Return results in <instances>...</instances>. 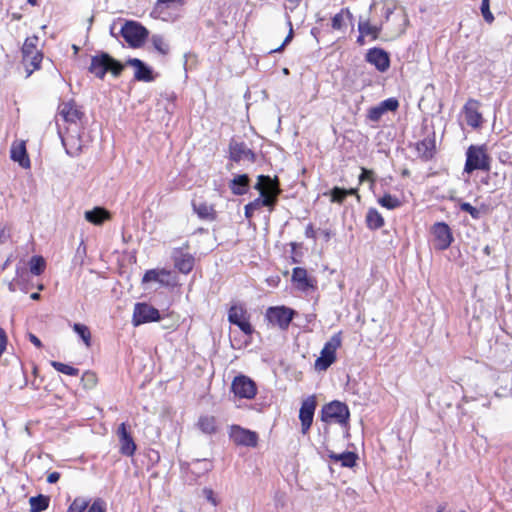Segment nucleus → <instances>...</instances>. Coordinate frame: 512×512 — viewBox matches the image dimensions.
<instances>
[{
	"label": "nucleus",
	"instance_id": "obj_53",
	"mask_svg": "<svg viewBox=\"0 0 512 512\" xmlns=\"http://www.w3.org/2000/svg\"><path fill=\"white\" fill-rule=\"evenodd\" d=\"M366 180H369L371 183H374L373 172L366 168H362V173L359 176V182L362 183Z\"/></svg>",
	"mask_w": 512,
	"mask_h": 512
},
{
	"label": "nucleus",
	"instance_id": "obj_64",
	"mask_svg": "<svg viewBox=\"0 0 512 512\" xmlns=\"http://www.w3.org/2000/svg\"><path fill=\"white\" fill-rule=\"evenodd\" d=\"M323 234H324V237H325L326 240L330 239L331 234H330L329 231H324Z\"/></svg>",
	"mask_w": 512,
	"mask_h": 512
},
{
	"label": "nucleus",
	"instance_id": "obj_57",
	"mask_svg": "<svg viewBox=\"0 0 512 512\" xmlns=\"http://www.w3.org/2000/svg\"><path fill=\"white\" fill-rule=\"evenodd\" d=\"M305 236L307 238L315 239L316 238V232L314 230L313 225L310 223L305 228Z\"/></svg>",
	"mask_w": 512,
	"mask_h": 512
},
{
	"label": "nucleus",
	"instance_id": "obj_20",
	"mask_svg": "<svg viewBox=\"0 0 512 512\" xmlns=\"http://www.w3.org/2000/svg\"><path fill=\"white\" fill-rule=\"evenodd\" d=\"M175 267L183 274H188L194 267V257L183 251L182 248H175L172 253Z\"/></svg>",
	"mask_w": 512,
	"mask_h": 512
},
{
	"label": "nucleus",
	"instance_id": "obj_6",
	"mask_svg": "<svg viewBox=\"0 0 512 512\" xmlns=\"http://www.w3.org/2000/svg\"><path fill=\"white\" fill-rule=\"evenodd\" d=\"M350 419V411L348 406L341 402L334 400L322 407L321 420L326 423H338L346 426Z\"/></svg>",
	"mask_w": 512,
	"mask_h": 512
},
{
	"label": "nucleus",
	"instance_id": "obj_56",
	"mask_svg": "<svg viewBox=\"0 0 512 512\" xmlns=\"http://www.w3.org/2000/svg\"><path fill=\"white\" fill-rule=\"evenodd\" d=\"M292 37H293V30H292V26L290 25V31H289L288 35L286 36V38L284 39L283 43L281 44L280 47H278L277 49H274L273 52L281 51L283 49V47L291 41Z\"/></svg>",
	"mask_w": 512,
	"mask_h": 512
},
{
	"label": "nucleus",
	"instance_id": "obj_33",
	"mask_svg": "<svg viewBox=\"0 0 512 512\" xmlns=\"http://www.w3.org/2000/svg\"><path fill=\"white\" fill-rule=\"evenodd\" d=\"M329 458L334 462H340L343 467L351 468L356 464L357 455L354 452H343L339 454L331 452Z\"/></svg>",
	"mask_w": 512,
	"mask_h": 512
},
{
	"label": "nucleus",
	"instance_id": "obj_23",
	"mask_svg": "<svg viewBox=\"0 0 512 512\" xmlns=\"http://www.w3.org/2000/svg\"><path fill=\"white\" fill-rule=\"evenodd\" d=\"M255 189H257L260 194L263 192L265 195H274L275 200L280 192L278 188V181L275 179H271L269 176L259 175L258 182L255 185Z\"/></svg>",
	"mask_w": 512,
	"mask_h": 512
},
{
	"label": "nucleus",
	"instance_id": "obj_18",
	"mask_svg": "<svg viewBox=\"0 0 512 512\" xmlns=\"http://www.w3.org/2000/svg\"><path fill=\"white\" fill-rule=\"evenodd\" d=\"M432 233L437 242L436 247L439 250H445L451 245L453 241V236L451 229L446 223L437 222L436 224H434L432 227Z\"/></svg>",
	"mask_w": 512,
	"mask_h": 512
},
{
	"label": "nucleus",
	"instance_id": "obj_49",
	"mask_svg": "<svg viewBox=\"0 0 512 512\" xmlns=\"http://www.w3.org/2000/svg\"><path fill=\"white\" fill-rule=\"evenodd\" d=\"M384 113L385 112L383 111L382 107L378 104L377 106L369 109L368 118L373 122H377L380 120Z\"/></svg>",
	"mask_w": 512,
	"mask_h": 512
},
{
	"label": "nucleus",
	"instance_id": "obj_3",
	"mask_svg": "<svg viewBox=\"0 0 512 512\" xmlns=\"http://www.w3.org/2000/svg\"><path fill=\"white\" fill-rule=\"evenodd\" d=\"M185 0H157L150 15L155 19L173 22L180 16Z\"/></svg>",
	"mask_w": 512,
	"mask_h": 512
},
{
	"label": "nucleus",
	"instance_id": "obj_42",
	"mask_svg": "<svg viewBox=\"0 0 512 512\" xmlns=\"http://www.w3.org/2000/svg\"><path fill=\"white\" fill-rule=\"evenodd\" d=\"M151 42L155 50H157L160 54L167 55L169 53V44L162 35H152Z\"/></svg>",
	"mask_w": 512,
	"mask_h": 512
},
{
	"label": "nucleus",
	"instance_id": "obj_29",
	"mask_svg": "<svg viewBox=\"0 0 512 512\" xmlns=\"http://www.w3.org/2000/svg\"><path fill=\"white\" fill-rule=\"evenodd\" d=\"M84 217L94 225H101L105 220L109 219L110 215L104 208L95 207L92 210L86 211Z\"/></svg>",
	"mask_w": 512,
	"mask_h": 512
},
{
	"label": "nucleus",
	"instance_id": "obj_16",
	"mask_svg": "<svg viewBox=\"0 0 512 512\" xmlns=\"http://www.w3.org/2000/svg\"><path fill=\"white\" fill-rule=\"evenodd\" d=\"M480 102L475 99H469L463 106V113L468 126L478 129L482 126L483 116L479 111Z\"/></svg>",
	"mask_w": 512,
	"mask_h": 512
},
{
	"label": "nucleus",
	"instance_id": "obj_62",
	"mask_svg": "<svg viewBox=\"0 0 512 512\" xmlns=\"http://www.w3.org/2000/svg\"><path fill=\"white\" fill-rule=\"evenodd\" d=\"M392 13H393V8H390V7L386 8V10H385V20L386 21L389 20V17Z\"/></svg>",
	"mask_w": 512,
	"mask_h": 512
},
{
	"label": "nucleus",
	"instance_id": "obj_12",
	"mask_svg": "<svg viewBox=\"0 0 512 512\" xmlns=\"http://www.w3.org/2000/svg\"><path fill=\"white\" fill-rule=\"evenodd\" d=\"M160 318L159 311L153 306L146 303L135 304L132 317V323L134 326L159 321Z\"/></svg>",
	"mask_w": 512,
	"mask_h": 512
},
{
	"label": "nucleus",
	"instance_id": "obj_10",
	"mask_svg": "<svg viewBox=\"0 0 512 512\" xmlns=\"http://www.w3.org/2000/svg\"><path fill=\"white\" fill-rule=\"evenodd\" d=\"M265 316L269 323L286 330L293 319L294 311L285 306L269 307Z\"/></svg>",
	"mask_w": 512,
	"mask_h": 512
},
{
	"label": "nucleus",
	"instance_id": "obj_63",
	"mask_svg": "<svg viewBox=\"0 0 512 512\" xmlns=\"http://www.w3.org/2000/svg\"><path fill=\"white\" fill-rule=\"evenodd\" d=\"M30 298H31L32 300H38V299L40 298V294H39V293H37V292L32 293V294L30 295Z\"/></svg>",
	"mask_w": 512,
	"mask_h": 512
},
{
	"label": "nucleus",
	"instance_id": "obj_46",
	"mask_svg": "<svg viewBox=\"0 0 512 512\" xmlns=\"http://www.w3.org/2000/svg\"><path fill=\"white\" fill-rule=\"evenodd\" d=\"M480 11H481V14H482L484 20L488 24L493 23L495 18H494V15L492 14V12L490 11V1L482 0L481 6H480Z\"/></svg>",
	"mask_w": 512,
	"mask_h": 512
},
{
	"label": "nucleus",
	"instance_id": "obj_45",
	"mask_svg": "<svg viewBox=\"0 0 512 512\" xmlns=\"http://www.w3.org/2000/svg\"><path fill=\"white\" fill-rule=\"evenodd\" d=\"M459 207L462 211L469 213L473 219L478 220L481 218L482 213L480 209L472 206L470 203L461 202Z\"/></svg>",
	"mask_w": 512,
	"mask_h": 512
},
{
	"label": "nucleus",
	"instance_id": "obj_54",
	"mask_svg": "<svg viewBox=\"0 0 512 512\" xmlns=\"http://www.w3.org/2000/svg\"><path fill=\"white\" fill-rule=\"evenodd\" d=\"M7 345V335L4 329L0 327V357L6 349Z\"/></svg>",
	"mask_w": 512,
	"mask_h": 512
},
{
	"label": "nucleus",
	"instance_id": "obj_9",
	"mask_svg": "<svg viewBox=\"0 0 512 512\" xmlns=\"http://www.w3.org/2000/svg\"><path fill=\"white\" fill-rule=\"evenodd\" d=\"M231 390L235 397L241 399H253L257 394L256 383L245 375L236 376L231 384Z\"/></svg>",
	"mask_w": 512,
	"mask_h": 512
},
{
	"label": "nucleus",
	"instance_id": "obj_13",
	"mask_svg": "<svg viewBox=\"0 0 512 512\" xmlns=\"http://www.w3.org/2000/svg\"><path fill=\"white\" fill-rule=\"evenodd\" d=\"M67 512H106V503L101 498L92 502L84 497H76L67 508Z\"/></svg>",
	"mask_w": 512,
	"mask_h": 512
},
{
	"label": "nucleus",
	"instance_id": "obj_55",
	"mask_svg": "<svg viewBox=\"0 0 512 512\" xmlns=\"http://www.w3.org/2000/svg\"><path fill=\"white\" fill-rule=\"evenodd\" d=\"M10 238V230L7 226L0 228V243H5Z\"/></svg>",
	"mask_w": 512,
	"mask_h": 512
},
{
	"label": "nucleus",
	"instance_id": "obj_37",
	"mask_svg": "<svg viewBox=\"0 0 512 512\" xmlns=\"http://www.w3.org/2000/svg\"><path fill=\"white\" fill-rule=\"evenodd\" d=\"M358 31L361 34H365L370 37L371 40H376L380 34L381 26L371 25L368 20L360 21L358 23Z\"/></svg>",
	"mask_w": 512,
	"mask_h": 512
},
{
	"label": "nucleus",
	"instance_id": "obj_58",
	"mask_svg": "<svg viewBox=\"0 0 512 512\" xmlns=\"http://www.w3.org/2000/svg\"><path fill=\"white\" fill-rule=\"evenodd\" d=\"M60 478V474L58 472H52L47 477V482L50 484L56 483Z\"/></svg>",
	"mask_w": 512,
	"mask_h": 512
},
{
	"label": "nucleus",
	"instance_id": "obj_50",
	"mask_svg": "<svg viewBox=\"0 0 512 512\" xmlns=\"http://www.w3.org/2000/svg\"><path fill=\"white\" fill-rule=\"evenodd\" d=\"M203 496L212 506L215 507L218 505V499L211 488L205 487L203 489Z\"/></svg>",
	"mask_w": 512,
	"mask_h": 512
},
{
	"label": "nucleus",
	"instance_id": "obj_47",
	"mask_svg": "<svg viewBox=\"0 0 512 512\" xmlns=\"http://www.w3.org/2000/svg\"><path fill=\"white\" fill-rule=\"evenodd\" d=\"M329 194L331 196V202H334V203L341 204L344 201V199L346 198L345 193H344V189L343 188H339V187H334L330 191Z\"/></svg>",
	"mask_w": 512,
	"mask_h": 512
},
{
	"label": "nucleus",
	"instance_id": "obj_24",
	"mask_svg": "<svg viewBox=\"0 0 512 512\" xmlns=\"http://www.w3.org/2000/svg\"><path fill=\"white\" fill-rule=\"evenodd\" d=\"M292 281L296 288L303 292L313 287L312 281L309 279L306 269L302 267H295L293 269Z\"/></svg>",
	"mask_w": 512,
	"mask_h": 512
},
{
	"label": "nucleus",
	"instance_id": "obj_35",
	"mask_svg": "<svg viewBox=\"0 0 512 512\" xmlns=\"http://www.w3.org/2000/svg\"><path fill=\"white\" fill-rule=\"evenodd\" d=\"M170 275L169 271H166L165 269L157 270V269H151L145 272L142 282L143 283H149V282H159L161 284H166L165 278Z\"/></svg>",
	"mask_w": 512,
	"mask_h": 512
},
{
	"label": "nucleus",
	"instance_id": "obj_21",
	"mask_svg": "<svg viewBox=\"0 0 512 512\" xmlns=\"http://www.w3.org/2000/svg\"><path fill=\"white\" fill-rule=\"evenodd\" d=\"M275 204V196L274 195H265L262 191L261 195L249 202L244 207V214L247 219H251L254 212L259 210L263 206L273 207Z\"/></svg>",
	"mask_w": 512,
	"mask_h": 512
},
{
	"label": "nucleus",
	"instance_id": "obj_59",
	"mask_svg": "<svg viewBox=\"0 0 512 512\" xmlns=\"http://www.w3.org/2000/svg\"><path fill=\"white\" fill-rule=\"evenodd\" d=\"M28 337H29V340H30V341H31V342H32L36 347H38V348L42 347V343H41L40 339H39L36 335H34V334L30 333Z\"/></svg>",
	"mask_w": 512,
	"mask_h": 512
},
{
	"label": "nucleus",
	"instance_id": "obj_44",
	"mask_svg": "<svg viewBox=\"0 0 512 512\" xmlns=\"http://www.w3.org/2000/svg\"><path fill=\"white\" fill-rule=\"evenodd\" d=\"M38 41H39V38L35 35L27 37L22 46V54H29V53L31 54L33 52L39 51L37 49Z\"/></svg>",
	"mask_w": 512,
	"mask_h": 512
},
{
	"label": "nucleus",
	"instance_id": "obj_27",
	"mask_svg": "<svg viewBox=\"0 0 512 512\" xmlns=\"http://www.w3.org/2000/svg\"><path fill=\"white\" fill-rule=\"evenodd\" d=\"M229 187L234 195H244L248 191L249 177L246 174L237 175L230 181Z\"/></svg>",
	"mask_w": 512,
	"mask_h": 512
},
{
	"label": "nucleus",
	"instance_id": "obj_52",
	"mask_svg": "<svg viewBox=\"0 0 512 512\" xmlns=\"http://www.w3.org/2000/svg\"><path fill=\"white\" fill-rule=\"evenodd\" d=\"M431 145H432L431 141L424 140L418 144L417 149L419 151H421L422 148H425L423 155L428 159V158L432 157V150L429 148V146H431Z\"/></svg>",
	"mask_w": 512,
	"mask_h": 512
},
{
	"label": "nucleus",
	"instance_id": "obj_60",
	"mask_svg": "<svg viewBox=\"0 0 512 512\" xmlns=\"http://www.w3.org/2000/svg\"><path fill=\"white\" fill-rule=\"evenodd\" d=\"M365 37H367L365 34H359L358 38H357V43L359 45H364L365 44Z\"/></svg>",
	"mask_w": 512,
	"mask_h": 512
},
{
	"label": "nucleus",
	"instance_id": "obj_25",
	"mask_svg": "<svg viewBox=\"0 0 512 512\" xmlns=\"http://www.w3.org/2000/svg\"><path fill=\"white\" fill-rule=\"evenodd\" d=\"M23 55V64L27 71V77H29L35 70L40 68V64L43 59V54L40 51H36L29 54Z\"/></svg>",
	"mask_w": 512,
	"mask_h": 512
},
{
	"label": "nucleus",
	"instance_id": "obj_34",
	"mask_svg": "<svg viewBox=\"0 0 512 512\" xmlns=\"http://www.w3.org/2000/svg\"><path fill=\"white\" fill-rule=\"evenodd\" d=\"M198 428L205 434H214L217 431L216 418L211 415H202L197 422Z\"/></svg>",
	"mask_w": 512,
	"mask_h": 512
},
{
	"label": "nucleus",
	"instance_id": "obj_40",
	"mask_svg": "<svg viewBox=\"0 0 512 512\" xmlns=\"http://www.w3.org/2000/svg\"><path fill=\"white\" fill-rule=\"evenodd\" d=\"M73 331L81 338L87 348L91 347V332L88 326L75 323L73 325Z\"/></svg>",
	"mask_w": 512,
	"mask_h": 512
},
{
	"label": "nucleus",
	"instance_id": "obj_39",
	"mask_svg": "<svg viewBox=\"0 0 512 512\" xmlns=\"http://www.w3.org/2000/svg\"><path fill=\"white\" fill-rule=\"evenodd\" d=\"M377 202L381 207L388 210L397 209L402 205V202L398 197L389 193H386L382 197L378 198Z\"/></svg>",
	"mask_w": 512,
	"mask_h": 512
},
{
	"label": "nucleus",
	"instance_id": "obj_8",
	"mask_svg": "<svg viewBox=\"0 0 512 512\" xmlns=\"http://www.w3.org/2000/svg\"><path fill=\"white\" fill-rule=\"evenodd\" d=\"M58 134L61 138L62 145L69 156L77 157L82 153L83 145L82 140L79 137L78 130L73 132L72 130H69V127H65V131H63L62 125L58 124Z\"/></svg>",
	"mask_w": 512,
	"mask_h": 512
},
{
	"label": "nucleus",
	"instance_id": "obj_26",
	"mask_svg": "<svg viewBox=\"0 0 512 512\" xmlns=\"http://www.w3.org/2000/svg\"><path fill=\"white\" fill-rule=\"evenodd\" d=\"M193 209L197 216L202 220L214 221L217 217L214 206L206 202L194 203Z\"/></svg>",
	"mask_w": 512,
	"mask_h": 512
},
{
	"label": "nucleus",
	"instance_id": "obj_43",
	"mask_svg": "<svg viewBox=\"0 0 512 512\" xmlns=\"http://www.w3.org/2000/svg\"><path fill=\"white\" fill-rule=\"evenodd\" d=\"M51 365L56 371L65 375L77 376L79 374V369L62 362L52 361Z\"/></svg>",
	"mask_w": 512,
	"mask_h": 512
},
{
	"label": "nucleus",
	"instance_id": "obj_38",
	"mask_svg": "<svg viewBox=\"0 0 512 512\" xmlns=\"http://www.w3.org/2000/svg\"><path fill=\"white\" fill-rule=\"evenodd\" d=\"M50 499L45 495H38L29 499L30 512H42L49 506Z\"/></svg>",
	"mask_w": 512,
	"mask_h": 512
},
{
	"label": "nucleus",
	"instance_id": "obj_2",
	"mask_svg": "<svg viewBox=\"0 0 512 512\" xmlns=\"http://www.w3.org/2000/svg\"><path fill=\"white\" fill-rule=\"evenodd\" d=\"M475 170H490V156L485 145H470L467 148L464 172L470 174Z\"/></svg>",
	"mask_w": 512,
	"mask_h": 512
},
{
	"label": "nucleus",
	"instance_id": "obj_4",
	"mask_svg": "<svg viewBox=\"0 0 512 512\" xmlns=\"http://www.w3.org/2000/svg\"><path fill=\"white\" fill-rule=\"evenodd\" d=\"M122 70L123 65L104 52L93 56L89 67L90 73L100 79H103L108 71L114 76H118Z\"/></svg>",
	"mask_w": 512,
	"mask_h": 512
},
{
	"label": "nucleus",
	"instance_id": "obj_48",
	"mask_svg": "<svg viewBox=\"0 0 512 512\" xmlns=\"http://www.w3.org/2000/svg\"><path fill=\"white\" fill-rule=\"evenodd\" d=\"M379 105L382 107L384 112L395 111L399 106V102L396 98H388L380 102Z\"/></svg>",
	"mask_w": 512,
	"mask_h": 512
},
{
	"label": "nucleus",
	"instance_id": "obj_5",
	"mask_svg": "<svg viewBox=\"0 0 512 512\" xmlns=\"http://www.w3.org/2000/svg\"><path fill=\"white\" fill-rule=\"evenodd\" d=\"M342 344V333L333 334L324 344L320 356L315 360V369L318 371L327 370L336 361V351Z\"/></svg>",
	"mask_w": 512,
	"mask_h": 512
},
{
	"label": "nucleus",
	"instance_id": "obj_31",
	"mask_svg": "<svg viewBox=\"0 0 512 512\" xmlns=\"http://www.w3.org/2000/svg\"><path fill=\"white\" fill-rule=\"evenodd\" d=\"M366 224L371 230H378L385 224L384 218L376 208H369L366 214Z\"/></svg>",
	"mask_w": 512,
	"mask_h": 512
},
{
	"label": "nucleus",
	"instance_id": "obj_11",
	"mask_svg": "<svg viewBox=\"0 0 512 512\" xmlns=\"http://www.w3.org/2000/svg\"><path fill=\"white\" fill-rule=\"evenodd\" d=\"M229 437L238 446L256 447L258 443V435L256 432L239 425L230 426Z\"/></svg>",
	"mask_w": 512,
	"mask_h": 512
},
{
	"label": "nucleus",
	"instance_id": "obj_51",
	"mask_svg": "<svg viewBox=\"0 0 512 512\" xmlns=\"http://www.w3.org/2000/svg\"><path fill=\"white\" fill-rule=\"evenodd\" d=\"M82 380L85 382V386L89 388L94 387L97 382L96 375L92 372H86L83 375Z\"/></svg>",
	"mask_w": 512,
	"mask_h": 512
},
{
	"label": "nucleus",
	"instance_id": "obj_14",
	"mask_svg": "<svg viewBox=\"0 0 512 512\" xmlns=\"http://www.w3.org/2000/svg\"><path fill=\"white\" fill-rule=\"evenodd\" d=\"M228 321L239 327L246 335L253 333L252 325L249 321L247 310L242 305H233L228 311Z\"/></svg>",
	"mask_w": 512,
	"mask_h": 512
},
{
	"label": "nucleus",
	"instance_id": "obj_36",
	"mask_svg": "<svg viewBox=\"0 0 512 512\" xmlns=\"http://www.w3.org/2000/svg\"><path fill=\"white\" fill-rule=\"evenodd\" d=\"M212 467V463L208 459H195L190 463V470L197 477L209 472Z\"/></svg>",
	"mask_w": 512,
	"mask_h": 512
},
{
	"label": "nucleus",
	"instance_id": "obj_7",
	"mask_svg": "<svg viewBox=\"0 0 512 512\" xmlns=\"http://www.w3.org/2000/svg\"><path fill=\"white\" fill-rule=\"evenodd\" d=\"M120 34L132 48L141 47L147 39L148 30L136 21H126L120 30Z\"/></svg>",
	"mask_w": 512,
	"mask_h": 512
},
{
	"label": "nucleus",
	"instance_id": "obj_22",
	"mask_svg": "<svg viewBox=\"0 0 512 512\" xmlns=\"http://www.w3.org/2000/svg\"><path fill=\"white\" fill-rule=\"evenodd\" d=\"M127 64L135 68L134 78L136 80L144 82L153 81L152 70L140 59H129Z\"/></svg>",
	"mask_w": 512,
	"mask_h": 512
},
{
	"label": "nucleus",
	"instance_id": "obj_32",
	"mask_svg": "<svg viewBox=\"0 0 512 512\" xmlns=\"http://www.w3.org/2000/svg\"><path fill=\"white\" fill-rule=\"evenodd\" d=\"M352 22L353 15L348 8H343L332 18L331 26L334 30H342L346 26V21Z\"/></svg>",
	"mask_w": 512,
	"mask_h": 512
},
{
	"label": "nucleus",
	"instance_id": "obj_1",
	"mask_svg": "<svg viewBox=\"0 0 512 512\" xmlns=\"http://www.w3.org/2000/svg\"><path fill=\"white\" fill-rule=\"evenodd\" d=\"M82 117L81 109L73 100H70L59 104L56 122L57 125H62V129L65 130V127H69V130L76 132L79 130Z\"/></svg>",
	"mask_w": 512,
	"mask_h": 512
},
{
	"label": "nucleus",
	"instance_id": "obj_17",
	"mask_svg": "<svg viewBox=\"0 0 512 512\" xmlns=\"http://www.w3.org/2000/svg\"><path fill=\"white\" fill-rule=\"evenodd\" d=\"M117 435L119 438V452L120 454L128 457H132L137 449V446L128 431L126 423H121L117 430Z\"/></svg>",
	"mask_w": 512,
	"mask_h": 512
},
{
	"label": "nucleus",
	"instance_id": "obj_28",
	"mask_svg": "<svg viewBox=\"0 0 512 512\" xmlns=\"http://www.w3.org/2000/svg\"><path fill=\"white\" fill-rule=\"evenodd\" d=\"M11 159L18 162L23 168L30 166V160L26 154V147L24 143L13 144L11 147Z\"/></svg>",
	"mask_w": 512,
	"mask_h": 512
},
{
	"label": "nucleus",
	"instance_id": "obj_19",
	"mask_svg": "<svg viewBox=\"0 0 512 512\" xmlns=\"http://www.w3.org/2000/svg\"><path fill=\"white\" fill-rule=\"evenodd\" d=\"M366 61L374 65L379 72H386L390 67V58L381 48H371L366 54Z\"/></svg>",
	"mask_w": 512,
	"mask_h": 512
},
{
	"label": "nucleus",
	"instance_id": "obj_61",
	"mask_svg": "<svg viewBox=\"0 0 512 512\" xmlns=\"http://www.w3.org/2000/svg\"><path fill=\"white\" fill-rule=\"evenodd\" d=\"M345 196L357 194V189H344Z\"/></svg>",
	"mask_w": 512,
	"mask_h": 512
},
{
	"label": "nucleus",
	"instance_id": "obj_41",
	"mask_svg": "<svg viewBox=\"0 0 512 512\" xmlns=\"http://www.w3.org/2000/svg\"><path fill=\"white\" fill-rule=\"evenodd\" d=\"M29 267H30V272L33 275L38 276L44 272L45 267H46V262L42 256H37V255L32 256L29 261Z\"/></svg>",
	"mask_w": 512,
	"mask_h": 512
},
{
	"label": "nucleus",
	"instance_id": "obj_30",
	"mask_svg": "<svg viewBox=\"0 0 512 512\" xmlns=\"http://www.w3.org/2000/svg\"><path fill=\"white\" fill-rule=\"evenodd\" d=\"M252 156V151L244 143H235L230 146V157L234 161L249 159Z\"/></svg>",
	"mask_w": 512,
	"mask_h": 512
},
{
	"label": "nucleus",
	"instance_id": "obj_15",
	"mask_svg": "<svg viewBox=\"0 0 512 512\" xmlns=\"http://www.w3.org/2000/svg\"><path fill=\"white\" fill-rule=\"evenodd\" d=\"M315 409L316 400L314 396H309L303 400L299 410V419L301 421L303 434H306L312 425Z\"/></svg>",
	"mask_w": 512,
	"mask_h": 512
}]
</instances>
